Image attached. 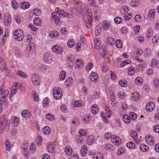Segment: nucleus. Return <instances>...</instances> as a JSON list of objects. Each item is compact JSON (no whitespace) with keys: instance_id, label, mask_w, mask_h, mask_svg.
<instances>
[{"instance_id":"nucleus-1","label":"nucleus","mask_w":159,"mask_h":159,"mask_svg":"<svg viewBox=\"0 0 159 159\" xmlns=\"http://www.w3.org/2000/svg\"><path fill=\"white\" fill-rule=\"evenodd\" d=\"M83 18L85 23V25L88 28H89L91 26L92 21V14L91 10L88 9L87 13L83 16Z\"/></svg>"},{"instance_id":"nucleus-2","label":"nucleus","mask_w":159,"mask_h":159,"mask_svg":"<svg viewBox=\"0 0 159 159\" xmlns=\"http://www.w3.org/2000/svg\"><path fill=\"white\" fill-rule=\"evenodd\" d=\"M53 95L55 99H60L62 97L61 89L59 88L55 87L53 90Z\"/></svg>"},{"instance_id":"nucleus-3","label":"nucleus","mask_w":159,"mask_h":159,"mask_svg":"<svg viewBox=\"0 0 159 159\" xmlns=\"http://www.w3.org/2000/svg\"><path fill=\"white\" fill-rule=\"evenodd\" d=\"M23 31L20 30H15L14 32V38L17 41H21L24 37Z\"/></svg>"},{"instance_id":"nucleus-4","label":"nucleus","mask_w":159,"mask_h":159,"mask_svg":"<svg viewBox=\"0 0 159 159\" xmlns=\"http://www.w3.org/2000/svg\"><path fill=\"white\" fill-rule=\"evenodd\" d=\"M31 80L34 85H37L40 83V79L38 75L37 74L33 73L32 74Z\"/></svg>"},{"instance_id":"nucleus-5","label":"nucleus","mask_w":159,"mask_h":159,"mask_svg":"<svg viewBox=\"0 0 159 159\" xmlns=\"http://www.w3.org/2000/svg\"><path fill=\"white\" fill-rule=\"evenodd\" d=\"M111 139V142L115 145L118 146L120 144V139L119 137L113 135Z\"/></svg>"},{"instance_id":"nucleus-6","label":"nucleus","mask_w":159,"mask_h":159,"mask_svg":"<svg viewBox=\"0 0 159 159\" xmlns=\"http://www.w3.org/2000/svg\"><path fill=\"white\" fill-rule=\"evenodd\" d=\"M155 107V104L153 102H149L146 106V109L148 111H152Z\"/></svg>"},{"instance_id":"nucleus-7","label":"nucleus","mask_w":159,"mask_h":159,"mask_svg":"<svg viewBox=\"0 0 159 159\" xmlns=\"http://www.w3.org/2000/svg\"><path fill=\"white\" fill-rule=\"evenodd\" d=\"M43 60L44 62L49 64L51 62V56L48 53H46L43 55Z\"/></svg>"},{"instance_id":"nucleus-8","label":"nucleus","mask_w":159,"mask_h":159,"mask_svg":"<svg viewBox=\"0 0 159 159\" xmlns=\"http://www.w3.org/2000/svg\"><path fill=\"white\" fill-rule=\"evenodd\" d=\"M52 49L53 52L58 54L61 53L63 51V49L61 47L57 45H55L53 46L52 47Z\"/></svg>"},{"instance_id":"nucleus-9","label":"nucleus","mask_w":159,"mask_h":159,"mask_svg":"<svg viewBox=\"0 0 159 159\" xmlns=\"http://www.w3.org/2000/svg\"><path fill=\"white\" fill-rule=\"evenodd\" d=\"M89 77L92 82H96L98 81V75L95 72H91L90 74Z\"/></svg>"},{"instance_id":"nucleus-10","label":"nucleus","mask_w":159,"mask_h":159,"mask_svg":"<svg viewBox=\"0 0 159 159\" xmlns=\"http://www.w3.org/2000/svg\"><path fill=\"white\" fill-rule=\"evenodd\" d=\"M56 14V12H53L52 14V17L53 20H54L55 21L56 24L58 25L59 24V22H60V18L58 16H57Z\"/></svg>"},{"instance_id":"nucleus-11","label":"nucleus","mask_w":159,"mask_h":159,"mask_svg":"<svg viewBox=\"0 0 159 159\" xmlns=\"http://www.w3.org/2000/svg\"><path fill=\"white\" fill-rule=\"evenodd\" d=\"M95 141V138L92 135L89 136L86 139L87 143L89 145H91Z\"/></svg>"},{"instance_id":"nucleus-12","label":"nucleus","mask_w":159,"mask_h":159,"mask_svg":"<svg viewBox=\"0 0 159 159\" xmlns=\"http://www.w3.org/2000/svg\"><path fill=\"white\" fill-rule=\"evenodd\" d=\"M93 157L94 159H103L102 154L98 152L93 154Z\"/></svg>"},{"instance_id":"nucleus-13","label":"nucleus","mask_w":159,"mask_h":159,"mask_svg":"<svg viewBox=\"0 0 159 159\" xmlns=\"http://www.w3.org/2000/svg\"><path fill=\"white\" fill-rule=\"evenodd\" d=\"M20 7L22 9H28L30 6V4L28 2H24L20 3Z\"/></svg>"},{"instance_id":"nucleus-14","label":"nucleus","mask_w":159,"mask_h":159,"mask_svg":"<svg viewBox=\"0 0 159 159\" xmlns=\"http://www.w3.org/2000/svg\"><path fill=\"white\" fill-rule=\"evenodd\" d=\"M140 149L143 152H147L149 150V148L147 145L142 144L140 145Z\"/></svg>"},{"instance_id":"nucleus-15","label":"nucleus","mask_w":159,"mask_h":159,"mask_svg":"<svg viewBox=\"0 0 159 159\" xmlns=\"http://www.w3.org/2000/svg\"><path fill=\"white\" fill-rule=\"evenodd\" d=\"M140 98L139 94L137 92H135L132 94V98L133 100L137 101Z\"/></svg>"},{"instance_id":"nucleus-16","label":"nucleus","mask_w":159,"mask_h":159,"mask_svg":"<svg viewBox=\"0 0 159 159\" xmlns=\"http://www.w3.org/2000/svg\"><path fill=\"white\" fill-rule=\"evenodd\" d=\"M21 115L24 117L30 118V113L29 111L27 110H24L21 112Z\"/></svg>"},{"instance_id":"nucleus-17","label":"nucleus","mask_w":159,"mask_h":159,"mask_svg":"<svg viewBox=\"0 0 159 159\" xmlns=\"http://www.w3.org/2000/svg\"><path fill=\"white\" fill-rule=\"evenodd\" d=\"M34 25L37 26H40L42 25L40 19L38 17H35L34 20Z\"/></svg>"},{"instance_id":"nucleus-18","label":"nucleus","mask_w":159,"mask_h":159,"mask_svg":"<svg viewBox=\"0 0 159 159\" xmlns=\"http://www.w3.org/2000/svg\"><path fill=\"white\" fill-rule=\"evenodd\" d=\"M105 148L107 150H109L111 151L114 150L115 147H113V146L111 144H107L105 145Z\"/></svg>"},{"instance_id":"nucleus-19","label":"nucleus","mask_w":159,"mask_h":159,"mask_svg":"<svg viewBox=\"0 0 159 159\" xmlns=\"http://www.w3.org/2000/svg\"><path fill=\"white\" fill-rule=\"evenodd\" d=\"M65 152L67 155L70 156L72 152V149L70 146H66L65 148Z\"/></svg>"},{"instance_id":"nucleus-20","label":"nucleus","mask_w":159,"mask_h":159,"mask_svg":"<svg viewBox=\"0 0 159 159\" xmlns=\"http://www.w3.org/2000/svg\"><path fill=\"white\" fill-rule=\"evenodd\" d=\"M76 66H75V67L76 69H78L79 67H80L82 66L83 65V61L81 59H78L77 61H75Z\"/></svg>"},{"instance_id":"nucleus-21","label":"nucleus","mask_w":159,"mask_h":159,"mask_svg":"<svg viewBox=\"0 0 159 159\" xmlns=\"http://www.w3.org/2000/svg\"><path fill=\"white\" fill-rule=\"evenodd\" d=\"M43 133L45 134L48 135L51 132L50 128L48 126H45L44 127L43 129Z\"/></svg>"},{"instance_id":"nucleus-22","label":"nucleus","mask_w":159,"mask_h":159,"mask_svg":"<svg viewBox=\"0 0 159 159\" xmlns=\"http://www.w3.org/2000/svg\"><path fill=\"white\" fill-rule=\"evenodd\" d=\"M123 121L125 123L128 124L130 122V118L127 115H124L123 116Z\"/></svg>"},{"instance_id":"nucleus-23","label":"nucleus","mask_w":159,"mask_h":159,"mask_svg":"<svg viewBox=\"0 0 159 159\" xmlns=\"http://www.w3.org/2000/svg\"><path fill=\"white\" fill-rule=\"evenodd\" d=\"M49 36L52 38H56L58 36V34L56 31H51L49 34Z\"/></svg>"},{"instance_id":"nucleus-24","label":"nucleus","mask_w":159,"mask_h":159,"mask_svg":"<svg viewBox=\"0 0 159 159\" xmlns=\"http://www.w3.org/2000/svg\"><path fill=\"white\" fill-rule=\"evenodd\" d=\"M135 83L137 84H141L143 82V80L140 77H138L134 80Z\"/></svg>"},{"instance_id":"nucleus-25","label":"nucleus","mask_w":159,"mask_h":159,"mask_svg":"<svg viewBox=\"0 0 159 159\" xmlns=\"http://www.w3.org/2000/svg\"><path fill=\"white\" fill-rule=\"evenodd\" d=\"M12 119L13 121V123L14 126H17L19 123V118L16 116H14L13 117Z\"/></svg>"},{"instance_id":"nucleus-26","label":"nucleus","mask_w":159,"mask_h":159,"mask_svg":"<svg viewBox=\"0 0 159 159\" xmlns=\"http://www.w3.org/2000/svg\"><path fill=\"white\" fill-rule=\"evenodd\" d=\"M77 4V7L79 10L78 11L80 13H81L83 12L84 8L83 7V5L81 2H79Z\"/></svg>"},{"instance_id":"nucleus-27","label":"nucleus","mask_w":159,"mask_h":159,"mask_svg":"<svg viewBox=\"0 0 159 159\" xmlns=\"http://www.w3.org/2000/svg\"><path fill=\"white\" fill-rule=\"evenodd\" d=\"M126 146L128 148L130 149L135 148V143L131 141L128 142L126 144Z\"/></svg>"},{"instance_id":"nucleus-28","label":"nucleus","mask_w":159,"mask_h":159,"mask_svg":"<svg viewBox=\"0 0 159 159\" xmlns=\"http://www.w3.org/2000/svg\"><path fill=\"white\" fill-rule=\"evenodd\" d=\"M66 71L64 70L61 71L59 74V78L60 80H64L66 77Z\"/></svg>"},{"instance_id":"nucleus-29","label":"nucleus","mask_w":159,"mask_h":159,"mask_svg":"<svg viewBox=\"0 0 159 159\" xmlns=\"http://www.w3.org/2000/svg\"><path fill=\"white\" fill-rule=\"evenodd\" d=\"M90 116L89 115H87L84 116L83 118V122L84 124L88 123L89 121Z\"/></svg>"},{"instance_id":"nucleus-30","label":"nucleus","mask_w":159,"mask_h":159,"mask_svg":"<svg viewBox=\"0 0 159 159\" xmlns=\"http://www.w3.org/2000/svg\"><path fill=\"white\" fill-rule=\"evenodd\" d=\"M4 20L5 25L7 26H8L10 25L11 21V18L4 19Z\"/></svg>"},{"instance_id":"nucleus-31","label":"nucleus","mask_w":159,"mask_h":159,"mask_svg":"<svg viewBox=\"0 0 159 159\" xmlns=\"http://www.w3.org/2000/svg\"><path fill=\"white\" fill-rule=\"evenodd\" d=\"M131 136L134 139L136 140L137 139L138 135L136 132L134 131H131L130 132Z\"/></svg>"},{"instance_id":"nucleus-32","label":"nucleus","mask_w":159,"mask_h":159,"mask_svg":"<svg viewBox=\"0 0 159 159\" xmlns=\"http://www.w3.org/2000/svg\"><path fill=\"white\" fill-rule=\"evenodd\" d=\"M129 115L130 119H131L132 120H134L137 118V115L134 112H132L130 113Z\"/></svg>"},{"instance_id":"nucleus-33","label":"nucleus","mask_w":159,"mask_h":159,"mask_svg":"<svg viewBox=\"0 0 159 159\" xmlns=\"http://www.w3.org/2000/svg\"><path fill=\"white\" fill-rule=\"evenodd\" d=\"M46 118L48 120L52 121L55 119V117L53 115H51L50 114H47L46 115Z\"/></svg>"},{"instance_id":"nucleus-34","label":"nucleus","mask_w":159,"mask_h":159,"mask_svg":"<svg viewBox=\"0 0 159 159\" xmlns=\"http://www.w3.org/2000/svg\"><path fill=\"white\" fill-rule=\"evenodd\" d=\"M107 41L109 45H112L115 43V41L113 38H109L107 39Z\"/></svg>"},{"instance_id":"nucleus-35","label":"nucleus","mask_w":159,"mask_h":159,"mask_svg":"<svg viewBox=\"0 0 159 159\" xmlns=\"http://www.w3.org/2000/svg\"><path fill=\"white\" fill-rule=\"evenodd\" d=\"M33 13L35 16H39L41 14V10L38 8H35L33 10Z\"/></svg>"},{"instance_id":"nucleus-36","label":"nucleus","mask_w":159,"mask_h":159,"mask_svg":"<svg viewBox=\"0 0 159 159\" xmlns=\"http://www.w3.org/2000/svg\"><path fill=\"white\" fill-rule=\"evenodd\" d=\"M131 61L130 60H127L125 61H122L120 65V66L122 68L125 65H127L130 64Z\"/></svg>"},{"instance_id":"nucleus-37","label":"nucleus","mask_w":159,"mask_h":159,"mask_svg":"<svg viewBox=\"0 0 159 159\" xmlns=\"http://www.w3.org/2000/svg\"><path fill=\"white\" fill-rule=\"evenodd\" d=\"M128 72L130 75H133L135 73L134 68L132 66L130 67L128 70Z\"/></svg>"},{"instance_id":"nucleus-38","label":"nucleus","mask_w":159,"mask_h":159,"mask_svg":"<svg viewBox=\"0 0 159 159\" xmlns=\"http://www.w3.org/2000/svg\"><path fill=\"white\" fill-rule=\"evenodd\" d=\"M67 44L68 46L69 47L72 48L74 46L75 43L74 42L73 40H69L67 42Z\"/></svg>"},{"instance_id":"nucleus-39","label":"nucleus","mask_w":159,"mask_h":159,"mask_svg":"<svg viewBox=\"0 0 159 159\" xmlns=\"http://www.w3.org/2000/svg\"><path fill=\"white\" fill-rule=\"evenodd\" d=\"M128 8V7L125 6H122L121 9V12L125 13V12H128L129 10Z\"/></svg>"},{"instance_id":"nucleus-40","label":"nucleus","mask_w":159,"mask_h":159,"mask_svg":"<svg viewBox=\"0 0 159 159\" xmlns=\"http://www.w3.org/2000/svg\"><path fill=\"white\" fill-rule=\"evenodd\" d=\"M119 83L122 87H125L127 86V82L126 80H120L119 81Z\"/></svg>"},{"instance_id":"nucleus-41","label":"nucleus","mask_w":159,"mask_h":159,"mask_svg":"<svg viewBox=\"0 0 159 159\" xmlns=\"http://www.w3.org/2000/svg\"><path fill=\"white\" fill-rule=\"evenodd\" d=\"M17 74L20 76L25 78H27V76L26 74H25L24 72L21 71L19 70L17 71Z\"/></svg>"},{"instance_id":"nucleus-42","label":"nucleus","mask_w":159,"mask_h":159,"mask_svg":"<svg viewBox=\"0 0 159 159\" xmlns=\"http://www.w3.org/2000/svg\"><path fill=\"white\" fill-rule=\"evenodd\" d=\"M33 96L34 97V100L36 102H38L39 100V96L37 95V93L35 91L32 92Z\"/></svg>"},{"instance_id":"nucleus-43","label":"nucleus","mask_w":159,"mask_h":159,"mask_svg":"<svg viewBox=\"0 0 159 159\" xmlns=\"http://www.w3.org/2000/svg\"><path fill=\"white\" fill-rule=\"evenodd\" d=\"M103 28L104 30L106 31L109 28V23H107V21H105V20L103 22Z\"/></svg>"},{"instance_id":"nucleus-44","label":"nucleus","mask_w":159,"mask_h":159,"mask_svg":"<svg viewBox=\"0 0 159 159\" xmlns=\"http://www.w3.org/2000/svg\"><path fill=\"white\" fill-rule=\"evenodd\" d=\"M116 46L118 48H121L122 47V42L120 39L117 40L116 42Z\"/></svg>"},{"instance_id":"nucleus-45","label":"nucleus","mask_w":159,"mask_h":159,"mask_svg":"<svg viewBox=\"0 0 159 159\" xmlns=\"http://www.w3.org/2000/svg\"><path fill=\"white\" fill-rule=\"evenodd\" d=\"M155 12L153 9H151L149 10L148 12V16H150L151 18H152L155 15Z\"/></svg>"},{"instance_id":"nucleus-46","label":"nucleus","mask_w":159,"mask_h":159,"mask_svg":"<svg viewBox=\"0 0 159 159\" xmlns=\"http://www.w3.org/2000/svg\"><path fill=\"white\" fill-rule=\"evenodd\" d=\"M139 3V0H133L131 3L132 6L136 7L137 6Z\"/></svg>"},{"instance_id":"nucleus-47","label":"nucleus","mask_w":159,"mask_h":159,"mask_svg":"<svg viewBox=\"0 0 159 159\" xmlns=\"http://www.w3.org/2000/svg\"><path fill=\"white\" fill-rule=\"evenodd\" d=\"M122 20L121 18L120 17H116L114 19L115 23L117 24H119L121 23Z\"/></svg>"},{"instance_id":"nucleus-48","label":"nucleus","mask_w":159,"mask_h":159,"mask_svg":"<svg viewBox=\"0 0 159 159\" xmlns=\"http://www.w3.org/2000/svg\"><path fill=\"white\" fill-rule=\"evenodd\" d=\"M59 10H60L59 8L58 7H57L56 8V9H55V11H56V12H57V13H58V15H59V16L60 17H62V16H63V17H65V14L64 13L65 12H64V13H61V12H59Z\"/></svg>"},{"instance_id":"nucleus-49","label":"nucleus","mask_w":159,"mask_h":159,"mask_svg":"<svg viewBox=\"0 0 159 159\" xmlns=\"http://www.w3.org/2000/svg\"><path fill=\"white\" fill-rule=\"evenodd\" d=\"M94 43L95 48L97 49H99L101 46V44L98 40V39H96V41H95Z\"/></svg>"},{"instance_id":"nucleus-50","label":"nucleus","mask_w":159,"mask_h":159,"mask_svg":"<svg viewBox=\"0 0 159 159\" xmlns=\"http://www.w3.org/2000/svg\"><path fill=\"white\" fill-rule=\"evenodd\" d=\"M43 106L45 107H46L49 103V99L47 98H45L43 101Z\"/></svg>"},{"instance_id":"nucleus-51","label":"nucleus","mask_w":159,"mask_h":159,"mask_svg":"<svg viewBox=\"0 0 159 159\" xmlns=\"http://www.w3.org/2000/svg\"><path fill=\"white\" fill-rule=\"evenodd\" d=\"M5 143L7 149V151H9L11 149V147H10V143L9 141L7 140H6L5 141Z\"/></svg>"},{"instance_id":"nucleus-52","label":"nucleus","mask_w":159,"mask_h":159,"mask_svg":"<svg viewBox=\"0 0 159 159\" xmlns=\"http://www.w3.org/2000/svg\"><path fill=\"white\" fill-rule=\"evenodd\" d=\"M34 144V143H32L31 145L30 146V150L32 152H34L36 150V147Z\"/></svg>"},{"instance_id":"nucleus-53","label":"nucleus","mask_w":159,"mask_h":159,"mask_svg":"<svg viewBox=\"0 0 159 159\" xmlns=\"http://www.w3.org/2000/svg\"><path fill=\"white\" fill-rule=\"evenodd\" d=\"M154 131L156 133H159V125H156L153 127Z\"/></svg>"},{"instance_id":"nucleus-54","label":"nucleus","mask_w":159,"mask_h":159,"mask_svg":"<svg viewBox=\"0 0 159 159\" xmlns=\"http://www.w3.org/2000/svg\"><path fill=\"white\" fill-rule=\"evenodd\" d=\"M70 11L74 14H77L78 10L76 8H71Z\"/></svg>"},{"instance_id":"nucleus-55","label":"nucleus","mask_w":159,"mask_h":159,"mask_svg":"<svg viewBox=\"0 0 159 159\" xmlns=\"http://www.w3.org/2000/svg\"><path fill=\"white\" fill-rule=\"evenodd\" d=\"M81 105V103L80 102L77 100H76L74 103V106L75 107H80Z\"/></svg>"},{"instance_id":"nucleus-56","label":"nucleus","mask_w":159,"mask_h":159,"mask_svg":"<svg viewBox=\"0 0 159 159\" xmlns=\"http://www.w3.org/2000/svg\"><path fill=\"white\" fill-rule=\"evenodd\" d=\"M154 84L155 86L157 87L159 85V80L155 78L154 80Z\"/></svg>"},{"instance_id":"nucleus-57","label":"nucleus","mask_w":159,"mask_h":159,"mask_svg":"<svg viewBox=\"0 0 159 159\" xmlns=\"http://www.w3.org/2000/svg\"><path fill=\"white\" fill-rule=\"evenodd\" d=\"M77 142L79 144H81L84 141V140L83 138L81 136H79V138L77 139Z\"/></svg>"},{"instance_id":"nucleus-58","label":"nucleus","mask_w":159,"mask_h":159,"mask_svg":"<svg viewBox=\"0 0 159 159\" xmlns=\"http://www.w3.org/2000/svg\"><path fill=\"white\" fill-rule=\"evenodd\" d=\"M28 27L31 28V30L34 31H36L37 30V29L34 27L31 24H29L28 25Z\"/></svg>"},{"instance_id":"nucleus-59","label":"nucleus","mask_w":159,"mask_h":159,"mask_svg":"<svg viewBox=\"0 0 159 159\" xmlns=\"http://www.w3.org/2000/svg\"><path fill=\"white\" fill-rule=\"evenodd\" d=\"M60 109L62 112H65L66 111V106L64 104H62L61 105Z\"/></svg>"},{"instance_id":"nucleus-60","label":"nucleus","mask_w":159,"mask_h":159,"mask_svg":"<svg viewBox=\"0 0 159 159\" xmlns=\"http://www.w3.org/2000/svg\"><path fill=\"white\" fill-rule=\"evenodd\" d=\"M93 67V64L92 62H89L88 64V66H86V69L87 70L89 71Z\"/></svg>"},{"instance_id":"nucleus-61","label":"nucleus","mask_w":159,"mask_h":159,"mask_svg":"<svg viewBox=\"0 0 159 159\" xmlns=\"http://www.w3.org/2000/svg\"><path fill=\"white\" fill-rule=\"evenodd\" d=\"M72 80L71 77H68L67 78L65 81V84L66 85H69V84H70Z\"/></svg>"},{"instance_id":"nucleus-62","label":"nucleus","mask_w":159,"mask_h":159,"mask_svg":"<svg viewBox=\"0 0 159 159\" xmlns=\"http://www.w3.org/2000/svg\"><path fill=\"white\" fill-rule=\"evenodd\" d=\"M111 134L110 133H107L105 134V139H108L110 138H111Z\"/></svg>"},{"instance_id":"nucleus-63","label":"nucleus","mask_w":159,"mask_h":159,"mask_svg":"<svg viewBox=\"0 0 159 159\" xmlns=\"http://www.w3.org/2000/svg\"><path fill=\"white\" fill-rule=\"evenodd\" d=\"M11 3L12 7L15 9H16L17 6V3L16 1L12 0L11 1Z\"/></svg>"},{"instance_id":"nucleus-64","label":"nucleus","mask_w":159,"mask_h":159,"mask_svg":"<svg viewBox=\"0 0 159 159\" xmlns=\"http://www.w3.org/2000/svg\"><path fill=\"white\" fill-rule=\"evenodd\" d=\"M48 151L52 153L54 152V147L50 146L48 148Z\"/></svg>"}]
</instances>
